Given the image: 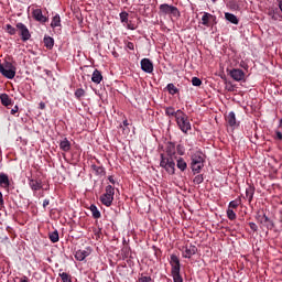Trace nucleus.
Masks as SVG:
<instances>
[{
	"mask_svg": "<svg viewBox=\"0 0 282 282\" xmlns=\"http://www.w3.org/2000/svg\"><path fill=\"white\" fill-rule=\"evenodd\" d=\"M204 162H206V160L204 159V153L202 151H196L192 153L191 169L194 174L202 172V170L204 169Z\"/></svg>",
	"mask_w": 282,
	"mask_h": 282,
	"instance_id": "f257e3e1",
	"label": "nucleus"
},
{
	"mask_svg": "<svg viewBox=\"0 0 282 282\" xmlns=\"http://www.w3.org/2000/svg\"><path fill=\"white\" fill-rule=\"evenodd\" d=\"M170 264L172 267L171 274L174 282H184L182 274L180 273L182 270V264L180 263V258L176 254H171Z\"/></svg>",
	"mask_w": 282,
	"mask_h": 282,
	"instance_id": "f03ea898",
	"label": "nucleus"
},
{
	"mask_svg": "<svg viewBox=\"0 0 282 282\" xmlns=\"http://www.w3.org/2000/svg\"><path fill=\"white\" fill-rule=\"evenodd\" d=\"M175 122L182 133L188 134V131L193 129V127L191 126V119H188V115H186V112H184L183 110L182 112H178Z\"/></svg>",
	"mask_w": 282,
	"mask_h": 282,
	"instance_id": "7ed1b4c3",
	"label": "nucleus"
},
{
	"mask_svg": "<svg viewBox=\"0 0 282 282\" xmlns=\"http://www.w3.org/2000/svg\"><path fill=\"white\" fill-rule=\"evenodd\" d=\"M175 160L174 158L161 154L160 167L164 169L169 175H175Z\"/></svg>",
	"mask_w": 282,
	"mask_h": 282,
	"instance_id": "20e7f679",
	"label": "nucleus"
},
{
	"mask_svg": "<svg viewBox=\"0 0 282 282\" xmlns=\"http://www.w3.org/2000/svg\"><path fill=\"white\" fill-rule=\"evenodd\" d=\"M0 74H2L4 78L12 80V78L17 76V67L12 65L11 62L6 61L3 64L0 63Z\"/></svg>",
	"mask_w": 282,
	"mask_h": 282,
	"instance_id": "39448f33",
	"label": "nucleus"
},
{
	"mask_svg": "<svg viewBox=\"0 0 282 282\" xmlns=\"http://www.w3.org/2000/svg\"><path fill=\"white\" fill-rule=\"evenodd\" d=\"M113 195H116L113 186H106V193L100 196L101 204H104V206H111V204H113Z\"/></svg>",
	"mask_w": 282,
	"mask_h": 282,
	"instance_id": "423d86ee",
	"label": "nucleus"
},
{
	"mask_svg": "<svg viewBox=\"0 0 282 282\" xmlns=\"http://www.w3.org/2000/svg\"><path fill=\"white\" fill-rule=\"evenodd\" d=\"M15 28L20 32L21 41H23V43H26V41H30V39H32V34L30 33V30L25 24L19 22L15 24Z\"/></svg>",
	"mask_w": 282,
	"mask_h": 282,
	"instance_id": "0eeeda50",
	"label": "nucleus"
},
{
	"mask_svg": "<svg viewBox=\"0 0 282 282\" xmlns=\"http://www.w3.org/2000/svg\"><path fill=\"white\" fill-rule=\"evenodd\" d=\"M200 23L202 25H205V28H213V25H217V15L204 12Z\"/></svg>",
	"mask_w": 282,
	"mask_h": 282,
	"instance_id": "6e6552de",
	"label": "nucleus"
},
{
	"mask_svg": "<svg viewBox=\"0 0 282 282\" xmlns=\"http://www.w3.org/2000/svg\"><path fill=\"white\" fill-rule=\"evenodd\" d=\"M161 14H173L174 17H177L180 14V10H177V7H173L171 4L163 3L159 7Z\"/></svg>",
	"mask_w": 282,
	"mask_h": 282,
	"instance_id": "1a4fd4ad",
	"label": "nucleus"
},
{
	"mask_svg": "<svg viewBox=\"0 0 282 282\" xmlns=\"http://www.w3.org/2000/svg\"><path fill=\"white\" fill-rule=\"evenodd\" d=\"M89 254H91V247H86L85 249H79L75 252V259L77 261H85Z\"/></svg>",
	"mask_w": 282,
	"mask_h": 282,
	"instance_id": "9d476101",
	"label": "nucleus"
},
{
	"mask_svg": "<svg viewBox=\"0 0 282 282\" xmlns=\"http://www.w3.org/2000/svg\"><path fill=\"white\" fill-rule=\"evenodd\" d=\"M229 76L232 77L236 83H240V80H243L246 78V73L240 68H232L229 72Z\"/></svg>",
	"mask_w": 282,
	"mask_h": 282,
	"instance_id": "9b49d317",
	"label": "nucleus"
},
{
	"mask_svg": "<svg viewBox=\"0 0 282 282\" xmlns=\"http://www.w3.org/2000/svg\"><path fill=\"white\" fill-rule=\"evenodd\" d=\"M258 224L262 225L264 228H267V230H272V228H274V221H272L265 215L258 216Z\"/></svg>",
	"mask_w": 282,
	"mask_h": 282,
	"instance_id": "f8f14e48",
	"label": "nucleus"
},
{
	"mask_svg": "<svg viewBox=\"0 0 282 282\" xmlns=\"http://www.w3.org/2000/svg\"><path fill=\"white\" fill-rule=\"evenodd\" d=\"M141 69L145 72V74H153V62L149 58L141 59Z\"/></svg>",
	"mask_w": 282,
	"mask_h": 282,
	"instance_id": "ddd939ff",
	"label": "nucleus"
},
{
	"mask_svg": "<svg viewBox=\"0 0 282 282\" xmlns=\"http://www.w3.org/2000/svg\"><path fill=\"white\" fill-rule=\"evenodd\" d=\"M165 158H174L177 159L176 156V149H175V143L173 142H167L165 145Z\"/></svg>",
	"mask_w": 282,
	"mask_h": 282,
	"instance_id": "4468645a",
	"label": "nucleus"
},
{
	"mask_svg": "<svg viewBox=\"0 0 282 282\" xmlns=\"http://www.w3.org/2000/svg\"><path fill=\"white\" fill-rule=\"evenodd\" d=\"M32 17L39 23H47V17L43 15V10H41V9H34L32 11Z\"/></svg>",
	"mask_w": 282,
	"mask_h": 282,
	"instance_id": "2eb2a0df",
	"label": "nucleus"
},
{
	"mask_svg": "<svg viewBox=\"0 0 282 282\" xmlns=\"http://www.w3.org/2000/svg\"><path fill=\"white\" fill-rule=\"evenodd\" d=\"M164 111H165V116H167V118L176 119L180 116V112H182V109L175 110V107L170 106V107H165Z\"/></svg>",
	"mask_w": 282,
	"mask_h": 282,
	"instance_id": "dca6fc26",
	"label": "nucleus"
},
{
	"mask_svg": "<svg viewBox=\"0 0 282 282\" xmlns=\"http://www.w3.org/2000/svg\"><path fill=\"white\" fill-rule=\"evenodd\" d=\"M194 254H197V247L193 245L185 246V251L183 252L184 259H191Z\"/></svg>",
	"mask_w": 282,
	"mask_h": 282,
	"instance_id": "f3484780",
	"label": "nucleus"
},
{
	"mask_svg": "<svg viewBox=\"0 0 282 282\" xmlns=\"http://www.w3.org/2000/svg\"><path fill=\"white\" fill-rule=\"evenodd\" d=\"M29 186L33 191H41L43 182L41 180L29 178Z\"/></svg>",
	"mask_w": 282,
	"mask_h": 282,
	"instance_id": "a211bd4d",
	"label": "nucleus"
},
{
	"mask_svg": "<svg viewBox=\"0 0 282 282\" xmlns=\"http://www.w3.org/2000/svg\"><path fill=\"white\" fill-rule=\"evenodd\" d=\"M59 149L61 151H64V153H69V151H72V142H69L67 138H64L59 142Z\"/></svg>",
	"mask_w": 282,
	"mask_h": 282,
	"instance_id": "6ab92c4d",
	"label": "nucleus"
},
{
	"mask_svg": "<svg viewBox=\"0 0 282 282\" xmlns=\"http://www.w3.org/2000/svg\"><path fill=\"white\" fill-rule=\"evenodd\" d=\"M226 122L229 124V127H236L237 126V116L235 115V111H230L228 115H226Z\"/></svg>",
	"mask_w": 282,
	"mask_h": 282,
	"instance_id": "aec40b11",
	"label": "nucleus"
},
{
	"mask_svg": "<svg viewBox=\"0 0 282 282\" xmlns=\"http://www.w3.org/2000/svg\"><path fill=\"white\" fill-rule=\"evenodd\" d=\"M268 15L271 17L273 21H282V14L279 12V9H270Z\"/></svg>",
	"mask_w": 282,
	"mask_h": 282,
	"instance_id": "412c9836",
	"label": "nucleus"
},
{
	"mask_svg": "<svg viewBox=\"0 0 282 282\" xmlns=\"http://www.w3.org/2000/svg\"><path fill=\"white\" fill-rule=\"evenodd\" d=\"M91 170H93V173L95 174V175H97L98 177H105V175H106V171H105V167H102V166H98V165H96V164H93L91 165Z\"/></svg>",
	"mask_w": 282,
	"mask_h": 282,
	"instance_id": "4be33fe9",
	"label": "nucleus"
},
{
	"mask_svg": "<svg viewBox=\"0 0 282 282\" xmlns=\"http://www.w3.org/2000/svg\"><path fill=\"white\" fill-rule=\"evenodd\" d=\"M0 186L2 188H10V177H8V174L0 173Z\"/></svg>",
	"mask_w": 282,
	"mask_h": 282,
	"instance_id": "5701e85b",
	"label": "nucleus"
},
{
	"mask_svg": "<svg viewBox=\"0 0 282 282\" xmlns=\"http://www.w3.org/2000/svg\"><path fill=\"white\" fill-rule=\"evenodd\" d=\"M43 43L46 50H54V37L45 35L43 39Z\"/></svg>",
	"mask_w": 282,
	"mask_h": 282,
	"instance_id": "b1692460",
	"label": "nucleus"
},
{
	"mask_svg": "<svg viewBox=\"0 0 282 282\" xmlns=\"http://www.w3.org/2000/svg\"><path fill=\"white\" fill-rule=\"evenodd\" d=\"M91 80L95 83V85H100V83H102V73H100L98 69H95L91 76Z\"/></svg>",
	"mask_w": 282,
	"mask_h": 282,
	"instance_id": "393cba45",
	"label": "nucleus"
},
{
	"mask_svg": "<svg viewBox=\"0 0 282 282\" xmlns=\"http://www.w3.org/2000/svg\"><path fill=\"white\" fill-rule=\"evenodd\" d=\"M0 100H1V105H3V107H10V105H12V99L10 98V96L8 94H1Z\"/></svg>",
	"mask_w": 282,
	"mask_h": 282,
	"instance_id": "a878e982",
	"label": "nucleus"
},
{
	"mask_svg": "<svg viewBox=\"0 0 282 282\" xmlns=\"http://www.w3.org/2000/svg\"><path fill=\"white\" fill-rule=\"evenodd\" d=\"M226 21H229V23H232L234 25H239V19H237V15L232 13H225Z\"/></svg>",
	"mask_w": 282,
	"mask_h": 282,
	"instance_id": "bb28decb",
	"label": "nucleus"
},
{
	"mask_svg": "<svg viewBox=\"0 0 282 282\" xmlns=\"http://www.w3.org/2000/svg\"><path fill=\"white\" fill-rule=\"evenodd\" d=\"M246 197L249 204H252V199L254 198V187L252 185H249L246 189Z\"/></svg>",
	"mask_w": 282,
	"mask_h": 282,
	"instance_id": "cd10ccee",
	"label": "nucleus"
},
{
	"mask_svg": "<svg viewBox=\"0 0 282 282\" xmlns=\"http://www.w3.org/2000/svg\"><path fill=\"white\" fill-rule=\"evenodd\" d=\"M176 166L177 169H180V171L184 172L186 171V169H188V164L186 163V161L182 158H178L176 161Z\"/></svg>",
	"mask_w": 282,
	"mask_h": 282,
	"instance_id": "c85d7f7f",
	"label": "nucleus"
},
{
	"mask_svg": "<svg viewBox=\"0 0 282 282\" xmlns=\"http://www.w3.org/2000/svg\"><path fill=\"white\" fill-rule=\"evenodd\" d=\"M166 90L169 91L170 96H175L176 94H180V89L175 87V84L173 83L167 84Z\"/></svg>",
	"mask_w": 282,
	"mask_h": 282,
	"instance_id": "c756f323",
	"label": "nucleus"
},
{
	"mask_svg": "<svg viewBox=\"0 0 282 282\" xmlns=\"http://www.w3.org/2000/svg\"><path fill=\"white\" fill-rule=\"evenodd\" d=\"M48 239L52 241V243H58L59 236H58V230H54L48 232Z\"/></svg>",
	"mask_w": 282,
	"mask_h": 282,
	"instance_id": "7c9ffc66",
	"label": "nucleus"
},
{
	"mask_svg": "<svg viewBox=\"0 0 282 282\" xmlns=\"http://www.w3.org/2000/svg\"><path fill=\"white\" fill-rule=\"evenodd\" d=\"M89 209L91 212L94 219H100V217H101L100 210H98V207H96V205H90Z\"/></svg>",
	"mask_w": 282,
	"mask_h": 282,
	"instance_id": "2f4dec72",
	"label": "nucleus"
},
{
	"mask_svg": "<svg viewBox=\"0 0 282 282\" xmlns=\"http://www.w3.org/2000/svg\"><path fill=\"white\" fill-rule=\"evenodd\" d=\"M51 28H61V15L56 14L51 22Z\"/></svg>",
	"mask_w": 282,
	"mask_h": 282,
	"instance_id": "473e14b6",
	"label": "nucleus"
},
{
	"mask_svg": "<svg viewBox=\"0 0 282 282\" xmlns=\"http://www.w3.org/2000/svg\"><path fill=\"white\" fill-rule=\"evenodd\" d=\"M227 217H228V219H230V221H235V219H237V214L235 213V210L228 208Z\"/></svg>",
	"mask_w": 282,
	"mask_h": 282,
	"instance_id": "72a5a7b5",
	"label": "nucleus"
},
{
	"mask_svg": "<svg viewBox=\"0 0 282 282\" xmlns=\"http://www.w3.org/2000/svg\"><path fill=\"white\" fill-rule=\"evenodd\" d=\"M119 17L121 23H129V13L127 11L121 12Z\"/></svg>",
	"mask_w": 282,
	"mask_h": 282,
	"instance_id": "f704fd0d",
	"label": "nucleus"
},
{
	"mask_svg": "<svg viewBox=\"0 0 282 282\" xmlns=\"http://www.w3.org/2000/svg\"><path fill=\"white\" fill-rule=\"evenodd\" d=\"M6 31L8 32V34H10L11 36H14V34H17V29L14 26H12L11 24H7L6 25Z\"/></svg>",
	"mask_w": 282,
	"mask_h": 282,
	"instance_id": "c9c22d12",
	"label": "nucleus"
},
{
	"mask_svg": "<svg viewBox=\"0 0 282 282\" xmlns=\"http://www.w3.org/2000/svg\"><path fill=\"white\" fill-rule=\"evenodd\" d=\"M59 276L62 279V282H72V275H69V273L63 272L59 273Z\"/></svg>",
	"mask_w": 282,
	"mask_h": 282,
	"instance_id": "e433bc0d",
	"label": "nucleus"
},
{
	"mask_svg": "<svg viewBox=\"0 0 282 282\" xmlns=\"http://www.w3.org/2000/svg\"><path fill=\"white\" fill-rule=\"evenodd\" d=\"M84 96H85V89L78 88L75 91V98H77V100H80Z\"/></svg>",
	"mask_w": 282,
	"mask_h": 282,
	"instance_id": "4c0bfd02",
	"label": "nucleus"
},
{
	"mask_svg": "<svg viewBox=\"0 0 282 282\" xmlns=\"http://www.w3.org/2000/svg\"><path fill=\"white\" fill-rule=\"evenodd\" d=\"M192 85L194 87H200L202 86V79H199L198 77H193L192 78Z\"/></svg>",
	"mask_w": 282,
	"mask_h": 282,
	"instance_id": "58836bf2",
	"label": "nucleus"
},
{
	"mask_svg": "<svg viewBox=\"0 0 282 282\" xmlns=\"http://www.w3.org/2000/svg\"><path fill=\"white\" fill-rule=\"evenodd\" d=\"M194 184H202L204 182V175L198 174L193 180Z\"/></svg>",
	"mask_w": 282,
	"mask_h": 282,
	"instance_id": "ea45409f",
	"label": "nucleus"
},
{
	"mask_svg": "<svg viewBox=\"0 0 282 282\" xmlns=\"http://www.w3.org/2000/svg\"><path fill=\"white\" fill-rule=\"evenodd\" d=\"M239 204H240V202L239 200H231L230 203H229V209H231V208H239Z\"/></svg>",
	"mask_w": 282,
	"mask_h": 282,
	"instance_id": "a19ab883",
	"label": "nucleus"
},
{
	"mask_svg": "<svg viewBox=\"0 0 282 282\" xmlns=\"http://www.w3.org/2000/svg\"><path fill=\"white\" fill-rule=\"evenodd\" d=\"M151 281H152V279L150 275H141L139 278V282H151Z\"/></svg>",
	"mask_w": 282,
	"mask_h": 282,
	"instance_id": "79ce46f5",
	"label": "nucleus"
},
{
	"mask_svg": "<svg viewBox=\"0 0 282 282\" xmlns=\"http://www.w3.org/2000/svg\"><path fill=\"white\" fill-rule=\"evenodd\" d=\"M274 140H280L282 142V132L279 130H275V137Z\"/></svg>",
	"mask_w": 282,
	"mask_h": 282,
	"instance_id": "37998d69",
	"label": "nucleus"
},
{
	"mask_svg": "<svg viewBox=\"0 0 282 282\" xmlns=\"http://www.w3.org/2000/svg\"><path fill=\"white\" fill-rule=\"evenodd\" d=\"M249 228H251L253 232H257V230H259V226H257L254 223H249Z\"/></svg>",
	"mask_w": 282,
	"mask_h": 282,
	"instance_id": "c03bdc74",
	"label": "nucleus"
},
{
	"mask_svg": "<svg viewBox=\"0 0 282 282\" xmlns=\"http://www.w3.org/2000/svg\"><path fill=\"white\" fill-rule=\"evenodd\" d=\"M177 153H178V155H184V147H182V145H177Z\"/></svg>",
	"mask_w": 282,
	"mask_h": 282,
	"instance_id": "a18cd8bd",
	"label": "nucleus"
},
{
	"mask_svg": "<svg viewBox=\"0 0 282 282\" xmlns=\"http://www.w3.org/2000/svg\"><path fill=\"white\" fill-rule=\"evenodd\" d=\"M127 48L131 50V51L135 50V46H134L133 42H128L127 43Z\"/></svg>",
	"mask_w": 282,
	"mask_h": 282,
	"instance_id": "49530a36",
	"label": "nucleus"
},
{
	"mask_svg": "<svg viewBox=\"0 0 282 282\" xmlns=\"http://www.w3.org/2000/svg\"><path fill=\"white\" fill-rule=\"evenodd\" d=\"M15 113H19V106H14L11 110V116H14Z\"/></svg>",
	"mask_w": 282,
	"mask_h": 282,
	"instance_id": "de8ad7c7",
	"label": "nucleus"
},
{
	"mask_svg": "<svg viewBox=\"0 0 282 282\" xmlns=\"http://www.w3.org/2000/svg\"><path fill=\"white\" fill-rule=\"evenodd\" d=\"M50 206V199L45 198L43 202V208H47Z\"/></svg>",
	"mask_w": 282,
	"mask_h": 282,
	"instance_id": "09e8293b",
	"label": "nucleus"
},
{
	"mask_svg": "<svg viewBox=\"0 0 282 282\" xmlns=\"http://www.w3.org/2000/svg\"><path fill=\"white\" fill-rule=\"evenodd\" d=\"M6 202L3 200V193L0 192V206H3Z\"/></svg>",
	"mask_w": 282,
	"mask_h": 282,
	"instance_id": "8fccbe9b",
	"label": "nucleus"
},
{
	"mask_svg": "<svg viewBox=\"0 0 282 282\" xmlns=\"http://www.w3.org/2000/svg\"><path fill=\"white\" fill-rule=\"evenodd\" d=\"M278 2V8L279 10L281 11V14H282V0H276Z\"/></svg>",
	"mask_w": 282,
	"mask_h": 282,
	"instance_id": "3c124183",
	"label": "nucleus"
},
{
	"mask_svg": "<svg viewBox=\"0 0 282 282\" xmlns=\"http://www.w3.org/2000/svg\"><path fill=\"white\" fill-rule=\"evenodd\" d=\"M108 180H109L110 184H116V180H113V176H109Z\"/></svg>",
	"mask_w": 282,
	"mask_h": 282,
	"instance_id": "603ef678",
	"label": "nucleus"
},
{
	"mask_svg": "<svg viewBox=\"0 0 282 282\" xmlns=\"http://www.w3.org/2000/svg\"><path fill=\"white\" fill-rule=\"evenodd\" d=\"M122 252H124L126 254H129V247H123Z\"/></svg>",
	"mask_w": 282,
	"mask_h": 282,
	"instance_id": "864d4df0",
	"label": "nucleus"
},
{
	"mask_svg": "<svg viewBox=\"0 0 282 282\" xmlns=\"http://www.w3.org/2000/svg\"><path fill=\"white\" fill-rule=\"evenodd\" d=\"M20 282H30V280L28 279V276H23L20 279Z\"/></svg>",
	"mask_w": 282,
	"mask_h": 282,
	"instance_id": "5fc2aeb1",
	"label": "nucleus"
},
{
	"mask_svg": "<svg viewBox=\"0 0 282 282\" xmlns=\"http://www.w3.org/2000/svg\"><path fill=\"white\" fill-rule=\"evenodd\" d=\"M128 30H135V25H133V24H128Z\"/></svg>",
	"mask_w": 282,
	"mask_h": 282,
	"instance_id": "6e6d98bb",
	"label": "nucleus"
},
{
	"mask_svg": "<svg viewBox=\"0 0 282 282\" xmlns=\"http://www.w3.org/2000/svg\"><path fill=\"white\" fill-rule=\"evenodd\" d=\"M122 124H123V127H129V121L127 119H124Z\"/></svg>",
	"mask_w": 282,
	"mask_h": 282,
	"instance_id": "4d7b16f0",
	"label": "nucleus"
},
{
	"mask_svg": "<svg viewBox=\"0 0 282 282\" xmlns=\"http://www.w3.org/2000/svg\"><path fill=\"white\" fill-rule=\"evenodd\" d=\"M40 109H45V102H40Z\"/></svg>",
	"mask_w": 282,
	"mask_h": 282,
	"instance_id": "13d9d810",
	"label": "nucleus"
},
{
	"mask_svg": "<svg viewBox=\"0 0 282 282\" xmlns=\"http://www.w3.org/2000/svg\"><path fill=\"white\" fill-rule=\"evenodd\" d=\"M279 129L282 130V118H281L280 121H279Z\"/></svg>",
	"mask_w": 282,
	"mask_h": 282,
	"instance_id": "bf43d9fd",
	"label": "nucleus"
},
{
	"mask_svg": "<svg viewBox=\"0 0 282 282\" xmlns=\"http://www.w3.org/2000/svg\"><path fill=\"white\" fill-rule=\"evenodd\" d=\"M215 1H217V0H213L214 3H215Z\"/></svg>",
	"mask_w": 282,
	"mask_h": 282,
	"instance_id": "052dcab7",
	"label": "nucleus"
}]
</instances>
